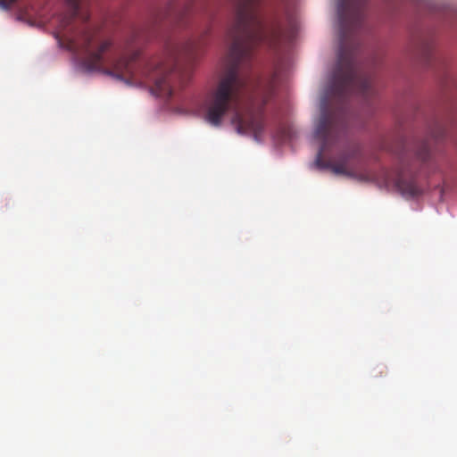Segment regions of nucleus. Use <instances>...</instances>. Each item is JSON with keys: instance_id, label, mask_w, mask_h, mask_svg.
<instances>
[{"instance_id": "nucleus-4", "label": "nucleus", "mask_w": 457, "mask_h": 457, "mask_svg": "<svg viewBox=\"0 0 457 457\" xmlns=\"http://www.w3.org/2000/svg\"><path fill=\"white\" fill-rule=\"evenodd\" d=\"M448 134L446 127L439 121L429 129L428 136L415 141L412 145H404L399 154V167L395 176V183L402 195L417 196L421 194L414 173L419 164L427 163L431 158V143L444 139Z\"/></svg>"}, {"instance_id": "nucleus-3", "label": "nucleus", "mask_w": 457, "mask_h": 457, "mask_svg": "<svg viewBox=\"0 0 457 457\" xmlns=\"http://www.w3.org/2000/svg\"><path fill=\"white\" fill-rule=\"evenodd\" d=\"M367 0H339L340 48L337 62L321 101V115L314 131L320 143L315 159L319 169L355 177L358 173V150L342 154L337 161H324L323 154L345 133L348 125L347 98L353 94L368 99L375 95L372 78L363 72L357 61V49L347 45V37L356 32L364 20Z\"/></svg>"}, {"instance_id": "nucleus-1", "label": "nucleus", "mask_w": 457, "mask_h": 457, "mask_svg": "<svg viewBox=\"0 0 457 457\" xmlns=\"http://www.w3.org/2000/svg\"><path fill=\"white\" fill-rule=\"evenodd\" d=\"M235 19L228 36L231 41L224 71L205 99V119L219 126L228 112L239 133L251 132L259 139L264 120L262 109L274 93V77L250 72L254 50L260 46L277 48L283 36L277 18L264 19L261 0H234Z\"/></svg>"}, {"instance_id": "nucleus-6", "label": "nucleus", "mask_w": 457, "mask_h": 457, "mask_svg": "<svg viewBox=\"0 0 457 457\" xmlns=\"http://www.w3.org/2000/svg\"><path fill=\"white\" fill-rule=\"evenodd\" d=\"M18 2L19 0H0V5L5 9H8L16 4Z\"/></svg>"}, {"instance_id": "nucleus-2", "label": "nucleus", "mask_w": 457, "mask_h": 457, "mask_svg": "<svg viewBox=\"0 0 457 457\" xmlns=\"http://www.w3.org/2000/svg\"><path fill=\"white\" fill-rule=\"evenodd\" d=\"M66 12L56 18V37L66 43L67 48L80 56L90 71L102 70L104 74L127 84L153 83L152 91L170 98L177 87H184L191 79L195 64L203 53L204 38H192L182 44H169L162 56L152 58L145 66L137 65V54L131 57L111 60L104 68L103 54L110 48L109 41H99L90 28L79 29L75 22L89 20L82 0H64Z\"/></svg>"}, {"instance_id": "nucleus-5", "label": "nucleus", "mask_w": 457, "mask_h": 457, "mask_svg": "<svg viewBox=\"0 0 457 457\" xmlns=\"http://www.w3.org/2000/svg\"><path fill=\"white\" fill-rule=\"evenodd\" d=\"M420 55L421 59L426 63H428L433 60H436V57L435 56L434 52L432 50V47L428 44H426L425 46H422Z\"/></svg>"}]
</instances>
